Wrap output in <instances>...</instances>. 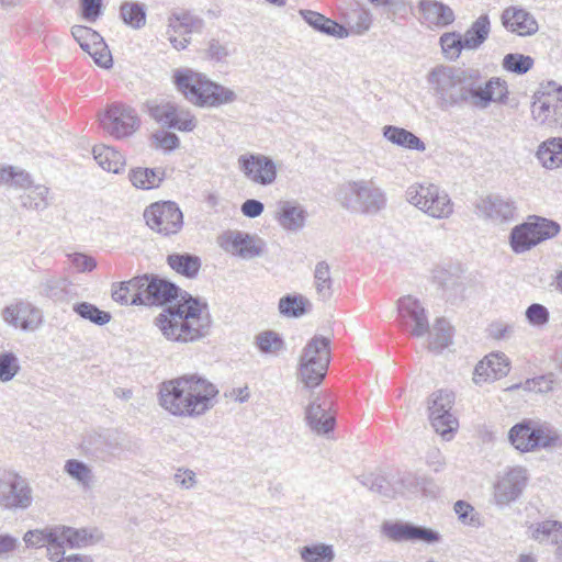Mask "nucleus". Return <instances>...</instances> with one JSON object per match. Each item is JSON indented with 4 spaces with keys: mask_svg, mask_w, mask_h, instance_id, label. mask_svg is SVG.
I'll list each match as a JSON object with an SVG mask.
<instances>
[{
    "mask_svg": "<svg viewBox=\"0 0 562 562\" xmlns=\"http://www.w3.org/2000/svg\"><path fill=\"white\" fill-rule=\"evenodd\" d=\"M144 281L143 306L164 307L154 324L167 340L189 344L209 335L212 322L206 304L158 274L145 273Z\"/></svg>",
    "mask_w": 562,
    "mask_h": 562,
    "instance_id": "1",
    "label": "nucleus"
},
{
    "mask_svg": "<svg viewBox=\"0 0 562 562\" xmlns=\"http://www.w3.org/2000/svg\"><path fill=\"white\" fill-rule=\"evenodd\" d=\"M426 80L437 106L442 111L465 104L485 110L492 103H505L508 95L506 81L498 77L479 85L477 70L438 65L428 72Z\"/></svg>",
    "mask_w": 562,
    "mask_h": 562,
    "instance_id": "2",
    "label": "nucleus"
},
{
    "mask_svg": "<svg viewBox=\"0 0 562 562\" xmlns=\"http://www.w3.org/2000/svg\"><path fill=\"white\" fill-rule=\"evenodd\" d=\"M218 389L204 376L192 373L164 381L159 385V405L177 417L196 418L216 403Z\"/></svg>",
    "mask_w": 562,
    "mask_h": 562,
    "instance_id": "3",
    "label": "nucleus"
},
{
    "mask_svg": "<svg viewBox=\"0 0 562 562\" xmlns=\"http://www.w3.org/2000/svg\"><path fill=\"white\" fill-rule=\"evenodd\" d=\"M176 89L190 103L201 108H218L236 101V93L206 75L191 68H177L172 74Z\"/></svg>",
    "mask_w": 562,
    "mask_h": 562,
    "instance_id": "4",
    "label": "nucleus"
},
{
    "mask_svg": "<svg viewBox=\"0 0 562 562\" xmlns=\"http://www.w3.org/2000/svg\"><path fill=\"white\" fill-rule=\"evenodd\" d=\"M330 340L315 335L304 347L299 362V379L307 389L318 386L330 362Z\"/></svg>",
    "mask_w": 562,
    "mask_h": 562,
    "instance_id": "5",
    "label": "nucleus"
},
{
    "mask_svg": "<svg viewBox=\"0 0 562 562\" xmlns=\"http://www.w3.org/2000/svg\"><path fill=\"white\" fill-rule=\"evenodd\" d=\"M560 229L558 222L532 214L510 229L508 243L515 254H524L553 238L560 233Z\"/></svg>",
    "mask_w": 562,
    "mask_h": 562,
    "instance_id": "6",
    "label": "nucleus"
},
{
    "mask_svg": "<svg viewBox=\"0 0 562 562\" xmlns=\"http://www.w3.org/2000/svg\"><path fill=\"white\" fill-rule=\"evenodd\" d=\"M508 440L517 450L530 452L554 447L559 436L546 425L524 419L509 429Z\"/></svg>",
    "mask_w": 562,
    "mask_h": 562,
    "instance_id": "7",
    "label": "nucleus"
},
{
    "mask_svg": "<svg viewBox=\"0 0 562 562\" xmlns=\"http://www.w3.org/2000/svg\"><path fill=\"white\" fill-rule=\"evenodd\" d=\"M456 395L447 389L438 390L428 397V418L434 430L450 440L459 428V420L452 413Z\"/></svg>",
    "mask_w": 562,
    "mask_h": 562,
    "instance_id": "8",
    "label": "nucleus"
},
{
    "mask_svg": "<svg viewBox=\"0 0 562 562\" xmlns=\"http://www.w3.org/2000/svg\"><path fill=\"white\" fill-rule=\"evenodd\" d=\"M532 119L552 130L562 128V86L550 81L531 105Z\"/></svg>",
    "mask_w": 562,
    "mask_h": 562,
    "instance_id": "9",
    "label": "nucleus"
},
{
    "mask_svg": "<svg viewBox=\"0 0 562 562\" xmlns=\"http://www.w3.org/2000/svg\"><path fill=\"white\" fill-rule=\"evenodd\" d=\"M381 532L395 543L435 544L439 543L442 539L440 532L432 528L401 519L383 521Z\"/></svg>",
    "mask_w": 562,
    "mask_h": 562,
    "instance_id": "10",
    "label": "nucleus"
},
{
    "mask_svg": "<svg viewBox=\"0 0 562 562\" xmlns=\"http://www.w3.org/2000/svg\"><path fill=\"white\" fill-rule=\"evenodd\" d=\"M363 211H380L385 207L386 198L384 191L379 188L373 180H358L344 183L339 189V199L342 201V206L351 207L352 198Z\"/></svg>",
    "mask_w": 562,
    "mask_h": 562,
    "instance_id": "11",
    "label": "nucleus"
},
{
    "mask_svg": "<svg viewBox=\"0 0 562 562\" xmlns=\"http://www.w3.org/2000/svg\"><path fill=\"white\" fill-rule=\"evenodd\" d=\"M103 130L114 138L121 139L134 134L140 125L136 111L126 104H111L100 116Z\"/></svg>",
    "mask_w": 562,
    "mask_h": 562,
    "instance_id": "12",
    "label": "nucleus"
},
{
    "mask_svg": "<svg viewBox=\"0 0 562 562\" xmlns=\"http://www.w3.org/2000/svg\"><path fill=\"white\" fill-rule=\"evenodd\" d=\"M49 539V548L47 554L49 560L65 555V549L85 548L91 543L92 533L87 528H74L64 525L52 526V530L47 532Z\"/></svg>",
    "mask_w": 562,
    "mask_h": 562,
    "instance_id": "13",
    "label": "nucleus"
},
{
    "mask_svg": "<svg viewBox=\"0 0 562 562\" xmlns=\"http://www.w3.org/2000/svg\"><path fill=\"white\" fill-rule=\"evenodd\" d=\"M396 304L398 323L403 329L418 338L429 333L427 312L417 297L405 295Z\"/></svg>",
    "mask_w": 562,
    "mask_h": 562,
    "instance_id": "14",
    "label": "nucleus"
},
{
    "mask_svg": "<svg viewBox=\"0 0 562 562\" xmlns=\"http://www.w3.org/2000/svg\"><path fill=\"white\" fill-rule=\"evenodd\" d=\"M217 244L226 252L244 259L260 257L265 248L261 238L240 231L224 232L218 236Z\"/></svg>",
    "mask_w": 562,
    "mask_h": 562,
    "instance_id": "15",
    "label": "nucleus"
},
{
    "mask_svg": "<svg viewBox=\"0 0 562 562\" xmlns=\"http://www.w3.org/2000/svg\"><path fill=\"white\" fill-rule=\"evenodd\" d=\"M237 164L243 175L256 184L270 186L277 179L274 161L262 154L247 153L240 155Z\"/></svg>",
    "mask_w": 562,
    "mask_h": 562,
    "instance_id": "16",
    "label": "nucleus"
},
{
    "mask_svg": "<svg viewBox=\"0 0 562 562\" xmlns=\"http://www.w3.org/2000/svg\"><path fill=\"white\" fill-rule=\"evenodd\" d=\"M464 268L461 263H451L434 272V282L442 290L447 302L457 304L464 299Z\"/></svg>",
    "mask_w": 562,
    "mask_h": 562,
    "instance_id": "17",
    "label": "nucleus"
},
{
    "mask_svg": "<svg viewBox=\"0 0 562 562\" xmlns=\"http://www.w3.org/2000/svg\"><path fill=\"white\" fill-rule=\"evenodd\" d=\"M528 482L527 470L521 467L509 469L494 485V498L504 506L515 502L521 495Z\"/></svg>",
    "mask_w": 562,
    "mask_h": 562,
    "instance_id": "18",
    "label": "nucleus"
},
{
    "mask_svg": "<svg viewBox=\"0 0 562 562\" xmlns=\"http://www.w3.org/2000/svg\"><path fill=\"white\" fill-rule=\"evenodd\" d=\"M333 402L327 397L316 396L305 408V420L312 431L317 435L333 432L336 425L335 416L330 413Z\"/></svg>",
    "mask_w": 562,
    "mask_h": 562,
    "instance_id": "19",
    "label": "nucleus"
},
{
    "mask_svg": "<svg viewBox=\"0 0 562 562\" xmlns=\"http://www.w3.org/2000/svg\"><path fill=\"white\" fill-rule=\"evenodd\" d=\"M406 195L408 202L419 211H443L450 205L449 195L435 184L412 186Z\"/></svg>",
    "mask_w": 562,
    "mask_h": 562,
    "instance_id": "20",
    "label": "nucleus"
},
{
    "mask_svg": "<svg viewBox=\"0 0 562 562\" xmlns=\"http://www.w3.org/2000/svg\"><path fill=\"white\" fill-rule=\"evenodd\" d=\"M4 322L24 331L34 330L42 324V312L29 302H19L2 311Z\"/></svg>",
    "mask_w": 562,
    "mask_h": 562,
    "instance_id": "21",
    "label": "nucleus"
},
{
    "mask_svg": "<svg viewBox=\"0 0 562 562\" xmlns=\"http://www.w3.org/2000/svg\"><path fill=\"white\" fill-rule=\"evenodd\" d=\"M510 361L504 352H492L485 356L474 368L475 384L493 382L508 374Z\"/></svg>",
    "mask_w": 562,
    "mask_h": 562,
    "instance_id": "22",
    "label": "nucleus"
},
{
    "mask_svg": "<svg viewBox=\"0 0 562 562\" xmlns=\"http://www.w3.org/2000/svg\"><path fill=\"white\" fill-rule=\"evenodd\" d=\"M145 274L137 276L127 281L112 284L111 296L121 305L143 306L145 293Z\"/></svg>",
    "mask_w": 562,
    "mask_h": 562,
    "instance_id": "23",
    "label": "nucleus"
},
{
    "mask_svg": "<svg viewBox=\"0 0 562 562\" xmlns=\"http://www.w3.org/2000/svg\"><path fill=\"white\" fill-rule=\"evenodd\" d=\"M502 23L506 30L519 36L533 35L539 29L537 20L530 12L516 7H509L503 11Z\"/></svg>",
    "mask_w": 562,
    "mask_h": 562,
    "instance_id": "24",
    "label": "nucleus"
},
{
    "mask_svg": "<svg viewBox=\"0 0 562 562\" xmlns=\"http://www.w3.org/2000/svg\"><path fill=\"white\" fill-rule=\"evenodd\" d=\"M32 502V488L29 483L20 476H15L10 481L7 494L0 496V505L7 509H26L31 506Z\"/></svg>",
    "mask_w": 562,
    "mask_h": 562,
    "instance_id": "25",
    "label": "nucleus"
},
{
    "mask_svg": "<svg viewBox=\"0 0 562 562\" xmlns=\"http://www.w3.org/2000/svg\"><path fill=\"white\" fill-rule=\"evenodd\" d=\"M146 225L162 236L178 234L183 227V213H143Z\"/></svg>",
    "mask_w": 562,
    "mask_h": 562,
    "instance_id": "26",
    "label": "nucleus"
},
{
    "mask_svg": "<svg viewBox=\"0 0 562 562\" xmlns=\"http://www.w3.org/2000/svg\"><path fill=\"white\" fill-rule=\"evenodd\" d=\"M418 9L426 22L439 27L451 24L456 19L452 9L439 1L422 0Z\"/></svg>",
    "mask_w": 562,
    "mask_h": 562,
    "instance_id": "27",
    "label": "nucleus"
},
{
    "mask_svg": "<svg viewBox=\"0 0 562 562\" xmlns=\"http://www.w3.org/2000/svg\"><path fill=\"white\" fill-rule=\"evenodd\" d=\"M167 263L173 271L187 279L196 278L202 266L201 258L190 252H172L167 256Z\"/></svg>",
    "mask_w": 562,
    "mask_h": 562,
    "instance_id": "28",
    "label": "nucleus"
},
{
    "mask_svg": "<svg viewBox=\"0 0 562 562\" xmlns=\"http://www.w3.org/2000/svg\"><path fill=\"white\" fill-rule=\"evenodd\" d=\"M300 15L310 26L321 33L331 35L337 38H344L348 35V31L342 25L316 11L300 10Z\"/></svg>",
    "mask_w": 562,
    "mask_h": 562,
    "instance_id": "29",
    "label": "nucleus"
},
{
    "mask_svg": "<svg viewBox=\"0 0 562 562\" xmlns=\"http://www.w3.org/2000/svg\"><path fill=\"white\" fill-rule=\"evenodd\" d=\"M383 136L392 144L416 151H425V143L414 133L394 125L383 127Z\"/></svg>",
    "mask_w": 562,
    "mask_h": 562,
    "instance_id": "30",
    "label": "nucleus"
},
{
    "mask_svg": "<svg viewBox=\"0 0 562 562\" xmlns=\"http://www.w3.org/2000/svg\"><path fill=\"white\" fill-rule=\"evenodd\" d=\"M165 171L161 168H132L128 172V180L133 187L142 190L158 188L164 181Z\"/></svg>",
    "mask_w": 562,
    "mask_h": 562,
    "instance_id": "31",
    "label": "nucleus"
},
{
    "mask_svg": "<svg viewBox=\"0 0 562 562\" xmlns=\"http://www.w3.org/2000/svg\"><path fill=\"white\" fill-rule=\"evenodd\" d=\"M490 32L491 22L488 16L486 14L480 15L462 35L465 49H477L487 40Z\"/></svg>",
    "mask_w": 562,
    "mask_h": 562,
    "instance_id": "32",
    "label": "nucleus"
},
{
    "mask_svg": "<svg viewBox=\"0 0 562 562\" xmlns=\"http://www.w3.org/2000/svg\"><path fill=\"white\" fill-rule=\"evenodd\" d=\"M536 156L547 169L562 166V138L553 137L541 143Z\"/></svg>",
    "mask_w": 562,
    "mask_h": 562,
    "instance_id": "33",
    "label": "nucleus"
},
{
    "mask_svg": "<svg viewBox=\"0 0 562 562\" xmlns=\"http://www.w3.org/2000/svg\"><path fill=\"white\" fill-rule=\"evenodd\" d=\"M92 153L94 160L106 171L119 173L125 165L123 155L110 146L97 145Z\"/></svg>",
    "mask_w": 562,
    "mask_h": 562,
    "instance_id": "34",
    "label": "nucleus"
},
{
    "mask_svg": "<svg viewBox=\"0 0 562 562\" xmlns=\"http://www.w3.org/2000/svg\"><path fill=\"white\" fill-rule=\"evenodd\" d=\"M531 528L532 538L540 543L562 544V522L558 520H544L531 526Z\"/></svg>",
    "mask_w": 562,
    "mask_h": 562,
    "instance_id": "35",
    "label": "nucleus"
},
{
    "mask_svg": "<svg viewBox=\"0 0 562 562\" xmlns=\"http://www.w3.org/2000/svg\"><path fill=\"white\" fill-rule=\"evenodd\" d=\"M360 483L381 496L393 498L398 493V488L394 481L382 474L369 473L362 474Z\"/></svg>",
    "mask_w": 562,
    "mask_h": 562,
    "instance_id": "36",
    "label": "nucleus"
},
{
    "mask_svg": "<svg viewBox=\"0 0 562 562\" xmlns=\"http://www.w3.org/2000/svg\"><path fill=\"white\" fill-rule=\"evenodd\" d=\"M72 312L80 318L98 326H104L112 319L110 312L100 310L95 304L86 301L74 303Z\"/></svg>",
    "mask_w": 562,
    "mask_h": 562,
    "instance_id": "37",
    "label": "nucleus"
},
{
    "mask_svg": "<svg viewBox=\"0 0 562 562\" xmlns=\"http://www.w3.org/2000/svg\"><path fill=\"white\" fill-rule=\"evenodd\" d=\"M69 285L70 282L66 278H48L41 281L38 292L55 302H64L68 299Z\"/></svg>",
    "mask_w": 562,
    "mask_h": 562,
    "instance_id": "38",
    "label": "nucleus"
},
{
    "mask_svg": "<svg viewBox=\"0 0 562 562\" xmlns=\"http://www.w3.org/2000/svg\"><path fill=\"white\" fill-rule=\"evenodd\" d=\"M310 301L301 294H285L279 300L278 308L281 315L297 318L307 313Z\"/></svg>",
    "mask_w": 562,
    "mask_h": 562,
    "instance_id": "39",
    "label": "nucleus"
},
{
    "mask_svg": "<svg viewBox=\"0 0 562 562\" xmlns=\"http://www.w3.org/2000/svg\"><path fill=\"white\" fill-rule=\"evenodd\" d=\"M314 285L318 296L326 301L333 296L334 280L330 276V267L327 261H318L314 270Z\"/></svg>",
    "mask_w": 562,
    "mask_h": 562,
    "instance_id": "40",
    "label": "nucleus"
},
{
    "mask_svg": "<svg viewBox=\"0 0 562 562\" xmlns=\"http://www.w3.org/2000/svg\"><path fill=\"white\" fill-rule=\"evenodd\" d=\"M201 27L202 20L194 18L189 13H182L179 15L173 14L171 18H169L167 33L188 37V35H190L192 32L200 31Z\"/></svg>",
    "mask_w": 562,
    "mask_h": 562,
    "instance_id": "41",
    "label": "nucleus"
},
{
    "mask_svg": "<svg viewBox=\"0 0 562 562\" xmlns=\"http://www.w3.org/2000/svg\"><path fill=\"white\" fill-rule=\"evenodd\" d=\"M81 448L87 456L103 460L111 449V443L106 436L93 432L83 438Z\"/></svg>",
    "mask_w": 562,
    "mask_h": 562,
    "instance_id": "42",
    "label": "nucleus"
},
{
    "mask_svg": "<svg viewBox=\"0 0 562 562\" xmlns=\"http://www.w3.org/2000/svg\"><path fill=\"white\" fill-rule=\"evenodd\" d=\"M452 342V327L445 318H437L430 334L429 348L441 351Z\"/></svg>",
    "mask_w": 562,
    "mask_h": 562,
    "instance_id": "43",
    "label": "nucleus"
},
{
    "mask_svg": "<svg viewBox=\"0 0 562 562\" xmlns=\"http://www.w3.org/2000/svg\"><path fill=\"white\" fill-rule=\"evenodd\" d=\"M395 485L398 488V492L402 491H408V492H416L418 490H422L424 494L428 495H435V491L431 488H428V485L432 484V481L430 479H427L425 476H417L416 474L406 472L398 476V479L394 482Z\"/></svg>",
    "mask_w": 562,
    "mask_h": 562,
    "instance_id": "44",
    "label": "nucleus"
},
{
    "mask_svg": "<svg viewBox=\"0 0 562 562\" xmlns=\"http://www.w3.org/2000/svg\"><path fill=\"white\" fill-rule=\"evenodd\" d=\"M48 189L44 186H34L21 195V206L26 210L43 211L48 204Z\"/></svg>",
    "mask_w": 562,
    "mask_h": 562,
    "instance_id": "45",
    "label": "nucleus"
},
{
    "mask_svg": "<svg viewBox=\"0 0 562 562\" xmlns=\"http://www.w3.org/2000/svg\"><path fill=\"white\" fill-rule=\"evenodd\" d=\"M255 346L261 353H278L284 349L285 344L280 334L268 329L256 335Z\"/></svg>",
    "mask_w": 562,
    "mask_h": 562,
    "instance_id": "46",
    "label": "nucleus"
},
{
    "mask_svg": "<svg viewBox=\"0 0 562 562\" xmlns=\"http://www.w3.org/2000/svg\"><path fill=\"white\" fill-rule=\"evenodd\" d=\"M439 44L443 56L449 60H457L462 50L465 49L463 36L458 32L443 33L439 38Z\"/></svg>",
    "mask_w": 562,
    "mask_h": 562,
    "instance_id": "47",
    "label": "nucleus"
},
{
    "mask_svg": "<svg viewBox=\"0 0 562 562\" xmlns=\"http://www.w3.org/2000/svg\"><path fill=\"white\" fill-rule=\"evenodd\" d=\"M121 18L133 29H140L146 23L145 5L138 2H124L121 5Z\"/></svg>",
    "mask_w": 562,
    "mask_h": 562,
    "instance_id": "48",
    "label": "nucleus"
},
{
    "mask_svg": "<svg viewBox=\"0 0 562 562\" xmlns=\"http://www.w3.org/2000/svg\"><path fill=\"white\" fill-rule=\"evenodd\" d=\"M64 471L83 487H88L91 483L92 471L90 467L83 461L78 459H68L65 462Z\"/></svg>",
    "mask_w": 562,
    "mask_h": 562,
    "instance_id": "49",
    "label": "nucleus"
},
{
    "mask_svg": "<svg viewBox=\"0 0 562 562\" xmlns=\"http://www.w3.org/2000/svg\"><path fill=\"white\" fill-rule=\"evenodd\" d=\"M533 63V58L530 56L518 53H510L505 55L502 66L509 72L524 75L532 68Z\"/></svg>",
    "mask_w": 562,
    "mask_h": 562,
    "instance_id": "50",
    "label": "nucleus"
},
{
    "mask_svg": "<svg viewBox=\"0 0 562 562\" xmlns=\"http://www.w3.org/2000/svg\"><path fill=\"white\" fill-rule=\"evenodd\" d=\"M177 104L171 102H147L146 108L147 112L151 119H154L157 123L162 126L169 127L172 119V114H175V109Z\"/></svg>",
    "mask_w": 562,
    "mask_h": 562,
    "instance_id": "51",
    "label": "nucleus"
},
{
    "mask_svg": "<svg viewBox=\"0 0 562 562\" xmlns=\"http://www.w3.org/2000/svg\"><path fill=\"white\" fill-rule=\"evenodd\" d=\"M83 50L93 58L98 66L102 68H110L112 66L113 60L111 52L101 35L98 40H93V42L89 44V48Z\"/></svg>",
    "mask_w": 562,
    "mask_h": 562,
    "instance_id": "52",
    "label": "nucleus"
},
{
    "mask_svg": "<svg viewBox=\"0 0 562 562\" xmlns=\"http://www.w3.org/2000/svg\"><path fill=\"white\" fill-rule=\"evenodd\" d=\"M301 557L304 562H331L335 553L331 546L322 543L304 547Z\"/></svg>",
    "mask_w": 562,
    "mask_h": 562,
    "instance_id": "53",
    "label": "nucleus"
},
{
    "mask_svg": "<svg viewBox=\"0 0 562 562\" xmlns=\"http://www.w3.org/2000/svg\"><path fill=\"white\" fill-rule=\"evenodd\" d=\"M196 124L198 121L195 116L188 109L177 105L169 128H175L180 132H192L196 127Z\"/></svg>",
    "mask_w": 562,
    "mask_h": 562,
    "instance_id": "54",
    "label": "nucleus"
},
{
    "mask_svg": "<svg viewBox=\"0 0 562 562\" xmlns=\"http://www.w3.org/2000/svg\"><path fill=\"white\" fill-rule=\"evenodd\" d=\"M20 364L18 357L11 352L5 351L0 353V381L9 382L18 374Z\"/></svg>",
    "mask_w": 562,
    "mask_h": 562,
    "instance_id": "55",
    "label": "nucleus"
},
{
    "mask_svg": "<svg viewBox=\"0 0 562 562\" xmlns=\"http://www.w3.org/2000/svg\"><path fill=\"white\" fill-rule=\"evenodd\" d=\"M476 209L479 211H503L504 209H516L513 205V202L509 200H504L502 196L497 194H487L485 196H481L476 202Z\"/></svg>",
    "mask_w": 562,
    "mask_h": 562,
    "instance_id": "56",
    "label": "nucleus"
},
{
    "mask_svg": "<svg viewBox=\"0 0 562 562\" xmlns=\"http://www.w3.org/2000/svg\"><path fill=\"white\" fill-rule=\"evenodd\" d=\"M525 316L531 326L542 327L549 323L550 313L544 305L540 303H532L527 307Z\"/></svg>",
    "mask_w": 562,
    "mask_h": 562,
    "instance_id": "57",
    "label": "nucleus"
},
{
    "mask_svg": "<svg viewBox=\"0 0 562 562\" xmlns=\"http://www.w3.org/2000/svg\"><path fill=\"white\" fill-rule=\"evenodd\" d=\"M454 512L460 521L471 527H479L481 525L479 514L465 501H458L454 504Z\"/></svg>",
    "mask_w": 562,
    "mask_h": 562,
    "instance_id": "58",
    "label": "nucleus"
},
{
    "mask_svg": "<svg viewBox=\"0 0 562 562\" xmlns=\"http://www.w3.org/2000/svg\"><path fill=\"white\" fill-rule=\"evenodd\" d=\"M153 145L155 148H160L166 151H171L179 147V137L171 132L159 131L151 136Z\"/></svg>",
    "mask_w": 562,
    "mask_h": 562,
    "instance_id": "59",
    "label": "nucleus"
},
{
    "mask_svg": "<svg viewBox=\"0 0 562 562\" xmlns=\"http://www.w3.org/2000/svg\"><path fill=\"white\" fill-rule=\"evenodd\" d=\"M71 34L74 38L78 42L82 50L89 48V44L93 42V40H98V37L100 36L98 32L83 25L72 26Z\"/></svg>",
    "mask_w": 562,
    "mask_h": 562,
    "instance_id": "60",
    "label": "nucleus"
},
{
    "mask_svg": "<svg viewBox=\"0 0 562 562\" xmlns=\"http://www.w3.org/2000/svg\"><path fill=\"white\" fill-rule=\"evenodd\" d=\"M305 213H276L278 223L288 231H296L304 225Z\"/></svg>",
    "mask_w": 562,
    "mask_h": 562,
    "instance_id": "61",
    "label": "nucleus"
},
{
    "mask_svg": "<svg viewBox=\"0 0 562 562\" xmlns=\"http://www.w3.org/2000/svg\"><path fill=\"white\" fill-rule=\"evenodd\" d=\"M52 530V527L44 529L29 530L25 532L23 540L27 547H41L44 543L49 546V539H47V532Z\"/></svg>",
    "mask_w": 562,
    "mask_h": 562,
    "instance_id": "62",
    "label": "nucleus"
},
{
    "mask_svg": "<svg viewBox=\"0 0 562 562\" xmlns=\"http://www.w3.org/2000/svg\"><path fill=\"white\" fill-rule=\"evenodd\" d=\"M11 177L9 178V186H15L19 188H24L26 191L32 188V179L31 176L23 169L18 167L9 166Z\"/></svg>",
    "mask_w": 562,
    "mask_h": 562,
    "instance_id": "63",
    "label": "nucleus"
},
{
    "mask_svg": "<svg viewBox=\"0 0 562 562\" xmlns=\"http://www.w3.org/2000/svg\"><path fill=\"white\" fill-rule=\"evenodd\" d=\"M72 265L79 272H90L97 267V261L91 256L75 252L70 256Z\"/></svg>",
    "mask_w": 562,
    "mask_h": 562,
    "instance_id": "64",
    "label": "nucleus"
}]
</instances>
